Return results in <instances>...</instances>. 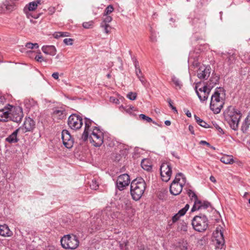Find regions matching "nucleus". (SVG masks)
Returning a JSON list of instances; mask_svg holds the SVG:
<instances>
[{
    "label": "nucleus",
    "mask_w": 250,
    "mask_h": 250,
    "mask_svg": "<svg viewBox=\"0 0 250 250\" xmlns=\"http://www.w3.org/2000/svg\"><path fill=\"white\" fill-rule=\"evenodd\" d=\"M104 214H105L107 216V218H104V221L101 220V222L103 225H112L116 223L117 220H121L124 221L125 220V214H123V213H121L118 211L111 212V208L110 207L106 208L104 210ZM101 220H97L98 225L96 226L92 225L93 229H99L100 227L102 226V225L100 223V221Z\"/></svg>",
    "instance_id": "1"
},
{
    "label": "nucleus",
    "mask_w": 250,
    "mask_h": 250,
    "mask_svg": "<svg viewBox=\"0 0 250 250\" xmlns=\"http://www.w3.org/2000/svg\"><path fill=\"white\" fill-rule=\"evenodd\" d=\"M225 93L224 89L221 87L216 89L211 96L210 103V108L214 114L220 112L225 103Z\"/></svg>",
    "instance_id": "2"
},
{
    "label": "nucleus",
    "mask_w": 250,
    "mask_h": 250,
    "mask_svg": "<svg viewBox=\"0 0 250 250\" xmlns=\"http://www.w3.org/2000/svg\"><path fill=\"white\" fill-rule=\"evenodd\" d=\"M146 184L142 178H138L132 181L130 185V193L132 198L137 201L143 195L146 189Z\"/></svg>",
    "instance_id": "3"
},
{
    "label": "nucleus",
    "mask_w": 250,
    "mask_h": 250,
    "mask_svg": "<svg viewBox=\"0 0 250 250\" xmlns=\"http://www.w3.org/2000/svg\"><path fill=\"white\" fill-rule=\"evenodd\" d=\"M186 182V179L184 175L182 173H177L170 186V193L174 195L179 194Z\"/></svg>",
    "instance_id": "4"
},
{
    "label": "nucleus",
    "mask_w": 250,
    "mask_h": 250,
    "mask_svg": "<svg viewBox=\"0 0 250 250\" xmlns=\"http://www.w3.org/2000/svg\"><path fill=\"white\" fill-rule=\"evenodd\" d=\"M241 118L240 112L236 109H233L229 112L226 119L231 128L234 130H237Z\"/></svg>",
    "instance_id": "5"
},
{
    "label": "nucleus",
    "mask_w": 250,
    "mask_h": 250,
    "mask_svg": "<svg viewBox=\"0 0 250 250\" xmlns=\"http://www.w3.org/2000/svg\"><path fill=\"white\" fill-rule=\"evenodd\" d=\"M62 247L64 249H75L79 244V241L76 235L68 234L64 235L61 240Z\"/></svg>",
    "instance_id": "6"
},
{
    "label": "nucleus",
    "mask_w": 250,
    "mask_h": 250,
    "mask_svg": "<svg viewBox=\"0 0 250 250\" xmlns=\"http://www.w3.org/2000/svg\"><path fill=\"white\" fill-rule=\"evenodd\" d=\"M192 225L195 230L203 231L208 227V219L205 215L196 216L192 219Z\"/></svg>",
    "instance_id": "7"
},
{
    "label": "nucleus",
    "mask_w": 250,
    "mask_h": 250,
    "mask_svg": "<svg viewBox=\"0 0 250 250\" xmlns=\"http://www.w3.org/2000/svg\"><path fill=\"white\" fill-rule=\"evenodd\" d=\"M89 135V141L93 146L97 147L103 144L104 142L103 133L97 127H95Z\"/></svg>",
    "instance_id": "8"
},
{
    "label": "nucleus",
    "mask_w": 250,
    "mask_h": 250,
    "mask_svg": "<svg viewBox=\"0 0 250 250\" xmlns=\"http://www.w3.org/2000/svg\"><path fill=\"white\" fill-rule=\"evenodd\" d=\"M212 88V86L209 85V87L206 85L200 87V83L197 84L195 89L200 101L204 102L208 99V95Z\"/></svg>",
    "instance_id": "9"
},
{
    "label": "nucleus",
    "mask_w": 250,
    "mask_h": 250,
    "mask_svg": "<svg viewBox=\"0 0 250 250\" xmlns=\"http://www.w3.org/2000/svg\"><path fill=\"white\" fill-rule=\"evenodd\" d=\"M9 106L10 120L16 123L20 122L23 116L22 108L20 106H13L10 105Z\"/></svg>",
    "instance_id": "10"
},
{
    "label": "nucleus",
    "mask_w": 250,
    "mask_h": 250,
    "mask_svg": "<svg viewBox=\"0 0 250 250\" xmlns=\"http://www.w3.org/2000/svg\"><path fill=\"white\" fill-rule=\"evenodd\" d=\"M68 125L73 130H77L83 125L82 118L76 114L71 115L68 119Z\"/></svg>",
    "instance_id": "11"
},
{
    "label": "nucleus",
    "mask_w": 250,
    "mask_h": 250,
    "mask_svg": "<svg viewBox=\"0 0 250 250\" xmlns=\"http://www.w3.org/2000/svg\"><path fill=\"white\" fill-rule=\"evenodd\" d=\"M171 167L169 162H164L160 167V173L163 181L167 182L171 175Z\"/></svg>",
    "instance_id": "12"
},
{
    "label": "nucleus",
    "mask_w": 250,
    "mask_h": 250,
    "mask_svg": "<svg viewBox=\"0 0 250 250\" xmlns=\"http://www.w3.org/2000/svg\"><path fill=\"white\" fill-rule=\"evenodd\" d=\"M214 241L216 242L217 247L222 249L225 244V240L223 236V228L219 226L216 227L213 233Z\"/></svg>",
    "instance_id": "13"
},
{
    "label": "nucleus",
    "mask_w": 250,
    "mask_h": 250,
    "mask_svg": "<svg viewBox=\"0 0 250 250\" xmlns=\"http://www.w3.org/2000/svg\"><path fill=\"white\" fill-rule=\"evenodd\" d=\"M62 139L63 145L67 148L72 147L74 144L73 139L67 130H63L62 132Z\"/></svg>",
    "instance_id": "14"
},
{
    "label": "nucleus",
    "mask_w": 250,
    "mask_h": 250,
    "mask_svg": "<svg viewBox=\"0 0 250 250\" xmlns=\"http://www.w3.org/2000/svg\"><path fill=\"white\" fill-rule=\"evenodd\" d=\"M130 183L129 176L127 174L120 175L117 181V187L120 190L124 189V188L128 186Z\"/></svg>",
    "instance_id": "15"
},
{
    "label": "nucleus",
    "mask_w": 250,
    "mask_h": 250,
    "mask_svg": "<svg viewBox=\"0 0 250 250\" xmlns=\"http://www.w3.org/2000/svg\"><path fill=\"white\" fill-rule=\"evenodd\" d=\"M210 74V67L209 66H201L197 72V76L200 79H207L209 76Z\"/></svg>",
    "instance_id": "16"
},
{
    "label": "nucleus",
    "mask_w": 250,
    "mask_h": 250,
    "mask_svg": "<svg viewBox=\"0 0 250 250\" xmlns=\"http://www.w3.org/2000/svg\"><path fill=\"white\" fill-rule=\"evenodd\" d=\"M210 205V204L206 201H202L197 199L196 197V199L194 201V204L191 208V211H194L197 210L201 209H205L208 208Z\"/></svg>",
    "instance_id": "17"
},
{
    "label": "nucleus",
    "mask_w": 250,
    "mask_h": 250,
    "mask_svg": "<svg viewBox=\"0 0 250 250\" xmlns=\"http://www.w3.org/2000/svg\"><path fill=\"white\" fill-rule=\"evenodd\" d=\"M35 125L34 121L30 118H26L24 122L22 127L19 128L22 132L30 131L33 129Z\"/></svg>",
    "instance_id": "18"
},
{
    "label": "nucleus",
    "mask_w": 250,
    "mask_h": 250,
    "mask_svg": "<svg viewBox=\"0 0 250 250\" xmlns=\"http://www.w3.org/2000/svg\"><path fill=\"white\" fill-rule=\"evenodd\" d=\"M16 0H5L3 3V6L0 7V13L2 12L5 10L9 11L13 10L15 8V1Z\"/></svg>",
    "instance_id": "19"
},
{
    "label": "nucleus",
    "mask_w": 250,
    "mask_h": 250,
    "mask_svg": "<svg viewBox=\"0 0 250 250\" xmlns=\"http://www.w3.org/2000/svg\"><path fill=\"white\" fill-rule=\"evenodd\" d=\"M92 121L88 118L85 119V128L84 132L82 135V139L83 141H86L88 139L89 133L91 131L90 127L91 125Z\"/></svg>",
    "instance_id": "20"
},
{
    "label": "nucleus",
    "mask_w": 250,
    "mask_h": 250,
    "mask_svg": "<svg viewBox=\"0 0 250 250\" xmlns=\"http://www.w3.org/2000/svg\"><path fill=\"white\" fill-rule=\"evenodd\" d=\"M52 116L54 120H62L65 118L66 112L62 108H56L53 111Z\"/></svg>",
    "instance_id": "21"
},
{
    "label": "nucleus",
    "mask_w": 250,
    "mask_h": 250,
    "mask_svg": "<svg viewBox=\"0 0 250 250\" xmlns=\"http://www.w3.org/2000/svg\"><path fill=\"white\" fill-rule=\"evenodd\" d=\"M10 107H5L0 109V120L2 121H7L10 120Z\"/></svg>",
    "instance_id": "22"
},
{
    "label": "nucleus",
    "mask_w": 250,
    "mask_h": 250,
    "mask_svg": "<svg viewBox=\"0 0 250 250\" xmlns=\"http://www.w3.org/2000/svg\"><path fill=\"white\" fill-rule=\"evenodd\" d=\"M120 204L119 206H121L122 208V211L124 212H126L128 210L131 209V205L130 202L126 198H124L120 199Z\"/></svg>",
    "instance_id": "23"
},
{
    "label": "nucleus",
    "mask_w": 250,
    "mask_h": 250,
    "mask_svg": "<svg viewBox=\"0 0 250 250\" xmlns=\"http://www.w3.org/2000/svg\"><path fill=\"white\" fill-rule=\"evenodd\" d=\"M13 235V232L11 231L7 225L4 224L0 225V235L3 237H10Z\"/></svg>",
    "instance_id": "24"
},
{
    "label": "nucleus",
    "mask_w": 250,
    "mask_h": 250,
    "mask_svg": "<svg viewBox=\"0 0 250 250\" xmlns=\"http://www.w3.org/2000/svg\"><path fill=\"white\" fill-rule=\"evenodd\" d=\"M42 50L44 53L51 56H54L56 53V49L53 45L43 46Z\"/></svg>",
    "instance_id": "25"
},
{
    "label": "nucleus",
    "mask_w": 250,
    "mask_h": 250,
    "mask_svg": "<svg viewBox=\"0 0 250 250\" xmlns=\"http://www.w3.org/2000/svg\"><path fill=\"white\" fill-rule=\"evenodd\" d=\"M20 129H17L14 131L10 135H9L6 139V141L10 143H15L18 141L17 138V134Z\"/></svg>",
    "instance_id": "26"
},
{
    "label": "nucleus",
    "mask_w": 250,
    "mask_h": 250,
    "mask_svg": "<svg viewBox=\"0 0 250 250\" xmlns=\"http://www.w3.org/2000/svg\"><path fill=\"white\" fill-rule=\"evenodd\" d=\"M42 0H37L30 2L28 4L26 5L24 8H27L28 10L33 11L35 10L39 4H41Z\"/></svg>",
    "instance_id": "27"
},
{
    "label": "nucleus",
    "mask_w": 250,
    "mask_h": 250,
    "mask_svg": "<svg viewBox=\"0 0 250 250\" xmlns=\"http://www.w3.org/2000/svg\"><path fill=\"white\" fill-rule=\"evenodd\" d=\"M250 125V112L245 120L244 122L243 123L241 130L244 133H246L248 130L249 127V125Z\"/></svg>",
    "instance_id": "28"
},
{
    "label": "nucleus",
    "mask_w": 250,
    "mask_h": 250,
    "mask_svg": "<svg viewBox=\"0 0 250 250\" xmlns=\"http://www.w3.org/2000/svg\"><path fill=\"white\" fill-rule=\"evenodd\" d=\"M141 166L144 169L147 171H149L151 169V163L149 160L147 159L142 160Z\"/></svg>",
    "instance_id": "29"
},
{
    "label": "nucleus",
    "mask_w": 250,
    "mask_h": 250,
    "mask_svg": "<svg viewBox=\"0 0 250 250\" xmlns=\"http://www.w3.org/2000/svg\"><path fill=\"white\" fill-rule=\"evenodd\" d=\"M220 161L225 164H232L234 163V160L232 155H224Z\"/></svg>",
    "instance_id": "30"
},
{
    "label": "nucleus",
    "mask_w": 250,
    "mask_h": 250,
    "mask_svg": "<svg viewBox=\"0 0 250 250\" xmlns=\"http://www.w3.org/2000/svg\"><path fill=\"white\" fill-rule=\"evenodd\" d=\"M171 80L177 89H181L182 86V83L181 81L175 76H172Z\"/></svg>",
    "instance_id": "31"
},
{
    "label": "nucleus",
    "mask_w": 250,
    "mask_h": 250,
    "mask_svg": "<svg viewBox=\"0 0 250 250\" xmlns=\"http://www.w3.org/2000/svg\"><path fill=\"white\" fill-rule=\"evenodd\" d=\"M187 223L183 220H180L177 227L178 230L185 232L187 231Z\"/></svg>",
    "instance_id": "32"
},
{
    "label": "nucleus",
    "mask_w": 250,
    "mask_h": 250,
    "mask_svg": "<svg viewBox=\"0 0 250 250\" xmlns=\"http://www.w3.org/2000/svg\"><path fill=\"white\" fill-rule=\"evenodd\" d=\"M219 81V77L217 76H213L211 77V78L209 80V81L208 82L207 84L206 85L207 86L209 87V85H212V88L214 87V86Z\"/></svg>",
    "instance_id": "33"
},
{
    "label": "nucleus",
    "mask_w": 250,
    "mask_h": 250,
    "mask_svg": "<svg viewBox=\"0 0 250 250\" xmlns=\"http://www.w3.org/2000/svg\"><path fill=\"white\" fill-rule=\"evenodd\" d=\"M114 10V8L112 5H108L105 9L104 16L108 15L109 14L112 13Z\"/></svg>",
    "instance_id": "34"
},
{
    "label": "nucleus",
    "mask_w": 250,
    "mask_h": 250,
    "mask_svg": "<svg viewBox=\"0 0 250 250\" xmlns=\"http://www.w3.org/2000/svg\"><path fill=\"white\" fill-rule=\"evenodd\" d=\"M93 24L94 22L92 21H90L87 22H84L83 23V26L84 28L89 29L93 26Z\"/></svg>",
    "instance_id": "35"
},
{
    "label": "nucleus",
    "mask_w": 250,
    "mask_h": 250,
    "mask_svg": "<svg viewBox=\"0 0 250 250\" xmlns=\"http://www.w3.org/2000/svg\"><path fill=\"white\" fill-rule=\"evenodd\" d=\"M90 187L92 189L96 190L99 187L98 183L95 179H93L90 184Z\"/></svg>",
    "instance_id": "36"
},
{
    "label": "nucleus",
    "mask_w": 250,
    "mask_h": 250,
    "mask_svg": "<svg viewBox=\"0 0 250 250\" xmlns=\"http://www.w3.org/2000/svg\"><path fill=\"white\" fill-rule=\"evenodd\" d=\"M126 97L130 100H135L137 97V94L135 92H130L127 94Z\"/></svg>",
    "instance_id": "37"
},
{
    "label": "nucleus",
    "mask_w": 250,
    "mask_h": 250,
    "mask_svg": "<svg viewBox=\"0 0 250 250\" xmlns=\"http://www.w3.org/2000/svg\"><path fill=\"white\" fill-rule=\"evenodd\" d=\"M25 46L29 49H33L34 48H38L39 47V45L37 43H33L31 42H28L26 44Z\"/></svg>",
    "instance_id": "38"
},
{
    "label": "nucleus",
    "mask_w": 250,
    "mask_h": 250,
    "mask_svg": "<svg viewBox=\"0 0 250 250\" xmlns=\"http://www.w3.org/2000/svg\"><path fill=\"white\" fill-rule=\"evenodd\" d=\"M184 215H182L181 214V213L180 214L179 213V211H178V212L177 213H176L175 215H174L172 218V223H175L176 222H177L180 218V217L183 216Z\"/></svg>",
    "instance_id": "39"
},
{
    "label": "nucleus",
    "mask_w": 250,
    "mask_h": 250,
    "mask_svg": "<svg viewBox=\"0 0 250 250\" xmlns=\"http://www.w3.org/2000/svg\"><path fill=\"white\" fill-rule=\"evenodd\" d=\"M139 117L141 119L146 120L147 122L150 123L151 122H152V120L151 118L146 116L145 114H141L139 115Z\"/></svg>",
    "instance_id": "40"
},
{
    "label": "nucleus",
    "mask_w": 250,
    "mask_h": 250,
    "mask_svg": "<svg viewBox=\"0 0 250 250\" xmlns=\"http://www.w3.org/2000/svg\"><path fill=\"white\" fill-rule=\"evenodd\" d=\"M104 16L105 17L103 19V21L102 23H104V24H108V23L112 21V18L111 16L108 15Z\"/></svg>",
    "instance_id": "41"
},
{
    "label": "nucleus",
    "mask_w": 250,
    "mask_h": 250,
    "mask_svg": "<svg viewBox=\"0 0 250 250\" xmlns=\"http://www.w3.org/2000/svg\"><path fill=\"white\" fill-rule=\"evenodd\" d=\"M189 207V206L188 204H187L184 208L179 210L180 214L181 213V214L184 215L188 209Z\"/></svg>",
    "instance_id": "42"
},
{
    "label": "nucleus",
    "mask_w": 250,
    "mask_h": 250,
    "mask_svg": "<svg viewBox=\"0 0 250 250\" xmlns=\"http://www.w3.org/2000/svg\"><path fill=\"white\" fill-rule=\"evenodd\" d=\"M101 26L104 28V32L108 34L109 32L108 28L110 27V26L108 24H104V23H101Z\"/></svg>",
    "instance_id": "43"
},
{
    "label": "nucleus",
    "mask_w": 250,
    "mask_h": 250,
    "mask_svg": "<svg viewBox=\"0 0 250 250\" xmlns=\"http://www.w3.org/2000/svg\"><path fill=\"white\" fill-rule=\"evenodd\" d=\"M73 40L70 38H66L63 40V42L66 45H72L73 44Z\"/></svg>",
    "instance_id": "44"
},
{
    "label": "nucleus",
    "mask_w": 250,
    "mask_h": 250,
    "mask_svg": "<svg viewBox=\"0 0 250 250\" xmlns=\"http://www.w3.org/2000/svg\"><path fill=\"white\" fill-rule=\"evenodd\" d=\"M138 78L139 79V80L141 81V83H142V84L146 86V80L145 79V78L143 77V76H139L138 77Z\"/></svg>",
    "instance_id": "45"
},
{
    "label": "nucleus",
    "mask_w": 250,
    "mask_h": 250,
    "mask_svg": "<svg viewBox=\"0 0 250 250\" xmlns=\"http://www.w3.org/2000/svg\"><path fill=\"white\" fill-rule=\"evenodd\" d=\"M30 10H28L27 8H24L23 9V12L26 14L27 18L30 19V17H32V16L31 15Z\"/></svg>",
    "instance_id": "46"
},
{
    "label": "nucleus",
    "mask_w": 250,
    "mask_h": 250,
    "mask_svg": "<svg viewBox=\"0 0 250 250\" xmlns=\"http://www.w3.org/2000/svg\"><path fill=\"white\" fill-rule=\"evenodd\" d=\"M213 126L219 131L220 133H224L223 129L217 124H213Z\"/></svg>",
    "instance_id": "47"
},
{
    "label": "nucleus",
    "mask_w": 250,
    "mask_h": 250,
    "mask_svg": "<svg viewBox=\"0 0 250 250\" xmlns=\"http://www.w3.org/2000/svg\"><path fill=\"white\" fill-rule=\"evenodd\" d=\"M53 36L55 38H60V37H63V32H55L54 34H53Z\"/></svg>",
    "instance_id": "48"
},
{
    "label": "nucleus",
    "mask_w": 250,
    "mask_h": 250,
    "mask_svg": "<svg viewBox=\"0 0 250 250\" xmlns=\"http://www.w3.org/2000/svg\"><path fill=\"white\" fill-rule=\"evenodd\" d=\"M188 194L189 196H191L192 197L194 198V200L196 199V197H197L195 193L192 191L191 190H189L188 191Z\"/></svg>",
    "instance_id": "49"
},
{
    "label": "nucleus",
    "mask_w": 250,
    "mask_h": 250,
    "mask_svg": "<svg viewBox=\"0 0 250 250\" xmlns=\"http://www.w3.org/2000/svg\"><path fill=\"white\" fill-rule=\"evenodd\" d=\"M235 60V57L233 55H230L228 58V62L229 63H232Z\"/></svg>",
    "instance_id": "50"
},
{
    "label": "nucleus",
    "mask_w": 250,
    "mask_h": 250,
    "mask_svg": "<svg viewBox=\"0 0 250 250\" xmlns=\"http://www.w3.org/2000/svg\"><path fill=\"white\" fill-rule=\"evenodd\" d=\"M200 125H201L202 127H204L205 128H209L210 127V126L204 121H202L201 122V123L200 124Z\"/></svg>",
    "instance_id": "51"
},
{
    "label": "nucleus",
    "mask_w": 250,
    "mask_h": 250,
    "mask_svg": "<svg viewBox=\"0 0 250 250\" xmlns=\"http://www.w3.org/2000/svg\"><path fill=\"white\" fill-rule=\"evenodd\" d=\"M35 59L38 62H42V61H43V59L41 55L36 56L35 57Z\"/></svg>",
    "instance_id": "52"
},
{
    "label": "nucleus",
    "mask_w": 250,
    "mask_h": 250,
    "mask_svg": "<svg viewBox=\"0 0 250 250\" xmlns=\"http://www.w3.org/2000/svg\"><path fill=\"white\" fill-rule=\"evenodd\" d=\"M136 74L137 77H138L139 76H142V72L140 68V67H138V68L136 69Z\"/></svg>",
    "instance_id": "53"
},
{
    "label": "nucleus",
    "mask_w": 250,
    "mask_h": 250,
    "mask_svg": "<svg viewBox=\"0 0 250 250\" xmlns=\"http://www.w3.org/2000/svg\"><path fill=\"white\" fill-rule=\"evenodd\" d=\"M194 117L196 122L200 125L203 120L196 115H194Z\"/></svg>",
    "instance_id": "54"
},
{
    "label": "nucleus",
    "mask_w": 250,
    "mask_h": 250,
    "mask_svg": "<svg viewBox=\"0 0 250 250\" xmlns=\"http://www.w3.org/2000/svg\"><path fill=\"white\" fill-rule=\"evenodd\" d=\"M52 76L54 79L58 80L59 79V73L58 72L53 73Z\"/></svg>",
    "instance_id": "55"
},
{
    "label": "nucleus",
    "mask_w": 250,
    "mask_h": 250,
    "mask_svg": "<svg viewBox=\"0 0 250 250\" xmlns=\"http://www.w3.org/2000/svg\"><path fill=\"white\" fill-rule=\"evenodd\" d=\"M188 129H189V130L190 131V132L191 133V134H194L193 127L192 125H189Z\"/></svg>",
    "instance_id": "56"
},
{
    "label": "nucleus",
    "mask_w": 250,
    "mask_h": 250,
    "mask_svg": "<svg viewBox=\"0 0 250 250\" xmlns=\"http://www.w3.org/2000/svg\"><path fill=\"white\" fill-rule=\"evenodd\" d=\"M200 144L201 145H206L208 146H210L209 144L205 141H201Z\"/></svg>",
    "instance_id": "57"
},
{
    "label": "nucleus",
    "mask_w": 250,
    "mask_h": 250,
    "mask_svg": "<svg viewBox=\"0 0 250 250\" xmlns=\"http://www.w3.org/2000/svg\"><path fill=\"white\" fill-rule=\"evenodd\" d=\"M209 179H210V180L211 182H212L213 183H215V182H216V179H215V177H214V176H211L210 177V178H209Z\"/></svg>",
    "instance_id": "58"
},
{
    "label": "nucleus",
    "mask_w": 250,
    "mask_h": 250,
    "mask_svg": "<svg viewBox=\"0 0 250 250\" xmlns=\"http://www.w3.org/2000/svg\"><path fill=\"white\" fill-rule=\"evenodd\" d=\"M134 65H135V69H138V67H139L138 62L135 61V62H134Z\"/></svg>",
    "instance_id": "59"
},
{
    "label": "nucleus",
    "mask_w": 250,
    "mask_h": 250,
    "mask_svg": "<svg viewBox=\"0 0 250 250\" xmlns=\"http://www.w3.org/2000/svg\"><path fill=\"white\" fill-rule=\"evenodd\" d=\"M186 114L188 117H191V113L190 112V111L189 110H187L186 112Z\"/></svg>",
    "instance_id": "60"
},
{
    "label": "nucleus",
    "mask_w": 250,
    "mask_h": 250,
    "mask_svg": "<svg viewBox=\"0 0 250 250\" xmlns=\"http://www.w3.org/2000/svg\"><path fill=\"white\" fill-rule=\"evenodd\" d=\"M165 124L166 125L169 126L171 125V122L169 120H167L165 122Z\"/></svg>",
    "instance_id": "61"
},
{
    "label": "nucleus",
    "mask_w": 250,
    "mask_h": 250,
    "mask_svg": "<svg viewBox=\"0 0 250 250\" xmlns=\"http://www.w3.org/2000/svg\"><path fill=\"white\" fill-rule=\"evenodd\" d=\"M168 104H169V106L171 108L172 106H173L172 104V102H171V100L169 99L168 100Z\"/></svg>",
    "instance_id": "62"
},
{
    "label": "nucleus",
    "mask_w": 250,
    "mask_h": 250,
    "mask_svg": "<svg viewBox=\"0 0 250 250\" xmlns=\"http://www.w3.org/2000/svg\"><path fill=\"white\" fill-rule=\"evenodd\" d=\"M171 109H172V110H173L174 111H175L176 112H177V109H176V107H174V106H172Z\"/></svg>",
    "instance_id": "63"
},
{
    "label": "nucleus",
    "mask_w": 250,
    "mask_h": 250,
    "mask_svg": "<svg viewBox=\"0 0 250 250\" xmlns=\"http://www.w3.org/2000/svg\"><path fill=\"white\" fill-rule=\"evenodd\" d=\"M27 250H37L35 249H32L30 247H29L28 248Z\"/></svg>",
    "instance_id": "64"
}]
</instances>
